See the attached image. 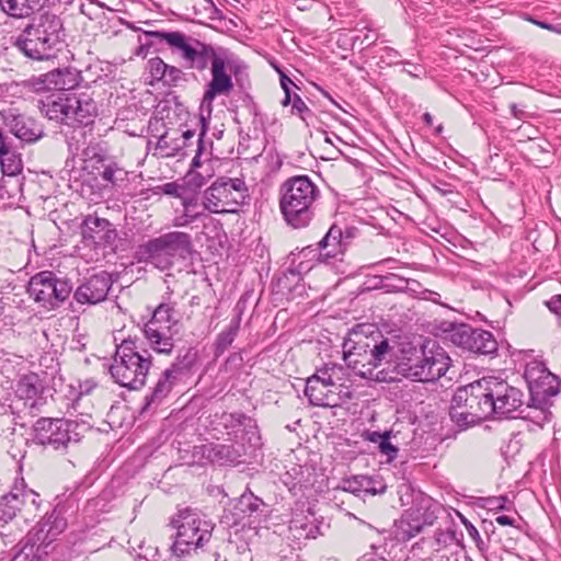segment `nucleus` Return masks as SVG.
<instances>
[{"label":"nucleus","instance_id":"f257e3e1","mask_svg":"<svg viewBox=\"0 0 561 561\" xmlns=\"http://www.w3.org/2000/svg\"><path fill=\"white\" fill-rule=\"evenodd\" d=\"M146 36L153 38L150 43L140 44L137 56H146L154 43H165L173 54L180 56L185 68L204 72L210 70V80L205 84L201 110L213 111V103L218 96H229L234 83L231 76V58L222 47H215L188 36L182 32L145 31Z\"/></svg>","mask_w":561,"mask_h":561},{"label":"nucleus","instance_id":"f03ea898","mask_svg":"<svg viewBox=\"0 0 561 561\" xmlns=\"http://www.w3.org/2000/svg\"><path fill=\"white\" fill-rule=\"evenodd\" d=\"M451 365L447 352L435 341H425L421 345L411 342L396 346L394 376L417 382H436Z\"/></svg>","mask_w":561,"mask_h":561},{"label":"nucleus","instance_id":"7ed1b4c3","mask_svg":"<svg viewBox=\"0 0 561 561\" xmlns=\"http://www.w3.org/2000/svg\"><path fill=\"white\" fill-rule=\"evenodd\" d=\"M397 342L378 334V339L358 341L344 354V360L354 375L377 382H394Z\"/></svg>","mask_w":561,"mask_h":561},{"label":"nucleus","instance_id":"20e7f679","mask_svg":"<svg viewBox=\"0 0 561 561\" xmlns=\"http://www.w3.org/2000/svg\"><path fill=\"white\" fill-rule=\"evenodd\" d=\"M279 209L284 220L294 229L308 227L316 217L319 187L307 175L287 179L279 188Z\"/></svg>","mask_w":561,"mask_h":561},{"label":"nucleus","instance_id":"39448f33","mask_svg":"<svg viewBox=\"0 0 561 561\" xmlns=\"http://www.w3.org/2000/svg\"><path fill=\"white\" fill-rule=\"evenodd\" d=\"M151 365V355L148 351L139 352L136 341L126 339L116 346L110 373L122 387L138 390L146 385Z\"/></svg>","mask_w":561,"mask_h":561},{"label":"nucleus","instance_id":"423d86ee","mask_svg":"<svg viewBox=\"0 0 561 561\" xmlns=\"http://www.w3.org/2000/svg\"><path fill=\"white\" fill-rule=\"evenodd\" d=\"M483 404L486 405L488 419H515L524 407L526 394L507 381L494 376L474 381Z\"/></svg>","mask_w":561,"mask_h":561},{"label":"nucleus","instance_id":"0eeeda50","mask_svg":"<svg viewBox=\"0 0 561 561\" xmlns=\"http://www.w3.org/2000/svg\"><path fill=\"white\" fill-rule=\"evenodd\" d=\"M191 248L192 239L188 233L171 231L139 244L135 252V259L139 263L167 271L174 265L178 257L185 259L191 252Z\"/></svg>","mask_w":561,"mask_h":561},{"label":"nucleus","instance_id":"6e6552de","mask_svg":"<svg viewBox=\"0 0 561 561\" xmlns=\"http://www.w3.org/2000/svg\"><path fill=\"white\" fill-rule=\"evenodd\" d=\"M176 535L172 545L175 556L188 554L204 547L211 538L214 524L191 508L179 512L178 518L172 519Z\"/></svg>","mask_w":561,"mask_h":561},{"label":"nucleus","instance_id":"1a4fd4ad","mask_svg":"<svg viewBox=\"0 0 561 561\" xmlns=\"http://www.w3.org/2000/svg\"><path fill=\"white\" fill-rule=\"evenodd\" d=\"M173 290L162 296V301L156 307L151 319L144 327V334L151 348L159 354H170L174 347L171 328L179 322L176 302L171 300Z\"/></svg>","mask_w":561,"mask_h":561},{"label":"nucleus","instance_id":"9d476101","mask_svg":"<svg viewBox=\"0 0 561 561\" xmlns=\"http://www.w3.org/2000/svg\"><path fill=\"white\" fill-rule=\"evenodd\" d=\"M88 430L73 420L41 417L33 425V442L56 451H65L69 444L78 443Z\"/></svg>","mask_w":561,"mask_h":561},{"label":"nucleus","instance_id":"9b49d317","mask_svg":"<svg viewBox=\"0 0 561 561\" xmlns=\"http://www.w3.org/2000/svg\"><path fill=\"white\" fill-rule=\"evenodd\" d=\"M248 197L242 179L221 176L203 192V209L210 214L236 213Z\"/></svg>","mask_w":561,"mask_h":561},{"label":"nucleus","instance_id":"f8f14e48","mask_svg":"<svg viewBox=\"0 0 561 561\" xmlns=\"http://www.w3.org/2000/svg\"><path fill=\"white\" fill-rule=\"evenodd\" d=\"M73 291L67 277H59L51 271H42L33 275L27 284V294L46 310H56L69 301Z\"/></svg>","mask_w":561,"mask_h":561},{"label":"nucleus","instance_id":"ddd939ff","mask_svg":"<svg viewBox=\"0 0 561 561\" xmlns=\"http://www.w3.org/2000/svg\"><path fill=\"white\" fill-rule=\"evenodd\" d=\"M443 325L445 339L462 351L485 356L497 353V341L490 331L468 323L445 322Z\"/></svg>","mask_w":561,"mask_h":561},{"label":"nucleus","instance_id":"4468645a","mask_svg":"<svg viewBox=\"0 0 561 561\" xmlns=\"http://www.w3.org/2000/svg\"><path fill=\"white\" fill-rule=\"evenodd\" d=\"M486 405L474 381L459 387L453 396L449 415L451 421L462 430L488 419Z\"/></svg>","mask_w":561,"mask_h":561},{"label":"nucleus","instance_id":"2eb2a0df","mask_svg":"<svg viewBox=\"0 0 561 561\" xmlns=\"http://www.w3.org/2000/svg\"><path fill=\"white\" fill-rule=\"evenodd\" d=\"M81 241L93 249H114L117 231L105 218L88 215L80 225Z\"/></svg>","mask_w":561,"mask_h":561},{"label":"nucleus","instance_id":"dca6fc26","mask_svg":"<svg viewBox=\"0 0 561 561\" xmlns=\"http://www.w3.org/2000/svg\"><path fill=\"white\" fill-rule=\"evenodd\" d=\"M112 285L111 275L106 272H100L85 278L72 291V298L79 305H98L107 298Z\"/></svg>","mask_w":561,"mask_h":561},{"label":"nucleus","instance_id":"f3484780","mask_svg":"<svg viewBox=\"0 0 561 561\" xmlns=\"http://www.w3.org/2000/svg\"><path fill=\"white\" fill-rule=\"evenodd\" d=\"M67 144L72 154L81 153L85 162H95V164L91 167L96 170V172L104 167V160L114 159L107 154L106 150H104L99 142L88 144L87 131L82 127L71 131V135L67 138Z\"/></svg>","mask_w":561,"mask_h":561},{"label":"nucleus","instance_id":"a211bd4d","mask_svg":"<svg viewBox=\"0 0 561 561\" xmlns=\"http://www.w3.org/2000/svg\"><path fill=\"white\" fill-rule=\"evenodd\" d=\"M195 131L191 129H169L164 131L157 142V148L161 150L165 157L187 156L188 151L193 152Z\"/></svg>","mask_w":561,"mask_h":561},{"label":"nucleus","instance_id":"6ab92c4d","mask_svg":"<svg viewBox=\"0 0 561 561\" xmlns=\"http://www.w3.org/2000/svg\"><path fill=\"white\" fill-rule=\"evenodd\" d=\"M45 390V382L38 374L30 373L22 376L18 383L15 393L25 401L30 412L35 415L39 412L41 408L45 404L43 392Z\"/></svg>","mask_w":561,"mask_h":561},{"label":"nucleus","instance_id":"aec40b11","mask_svg":"<svg viewBox=\"0 0 561 561\" xmlns=\"http://www.w3.org/2000/svg\"><path fill=\"white\" fill-rule=\"evenodd\" d=\"M267 505L251 491H245L232 503L234 523L251 525L266 514Z\"/></svg>","mask_w":561,"mask_h":561},{"label":"nucleus","instance_id":"412c9836","mask_svg":"<svg viewBox=\"0 0 561 561\" xmlns=\"http://www.w3.org/2000/svg\"><path fill=\"white\" fill-rule=\"evenodd\" d=\"M69 124L78 123L89 126L98 116V105L87 92H68Z\"/></svg>","mask_w":561,"mask_h":561},{"label":"nucleus","instance_id":"4be33fe9","mask_svg":"<svg viewBox=\"0 0 561 561\" xmlns=\"http://www.w3.org/2000/svg\"><path fill=\"white\" fill-rule=\"evenodd\" d=\"M27 26L33 31V33H31L32 36L36 35L41 37L46 47H50L53 50L62 41V21L56 14L48 12L43 13Z\"/></svg>","mask_w":561,"mask_h":561},{"label":"nucleus","instance_id":"5701e85b","mask_svg":"<svg viewBox=\"0 0 561 561\" xmlns=\"http://www.w3.org/2000/svg\"><path fill=\"white\" fill-rule=\"evenodd\" d=\"M342 229L337 225H332L324 237L317 243L316 249L311 247L304 248L301 253L307 256L309 253L316 252L318 260L328 262L330 259H336L344 254L347 250L343 243Z\"/></svg>","mask_w":561,"mask_h":561},{"label":"nucleus","instance_id":"b1692460","mask_svg":"<svg viewBox=\"0 0 561 561\" xmlns=\"http://www.w3.org/2000/svg\"><path fill=\"white\" fill-rule=\"evenodd\" d=\"M10 131L21 141L34 144L44 136L43 126L34 118L19 114L7 123Z\"/></svg>","mask_w":561,"mask_h":561},{"label":"nucleus","instance_id":"393cba45","mask_svg":"<svg viewBox=\"0 0 561 561\" xmlns=\"http://www.w3.org/2000/svg\"><path fill=\"white\" fill-rule=\"evenodd\" d=\"M32 30L26 26L21 35L15 39V47L26 57L34 60H44L53 56V49L46 47L41 37L32 36Z\"/></svg>","mask_w":561,"mask_h":561},{"label":"nucleus","instance_id":"a878e982","mask_svg":"<svg viewBox=\"0 0 561 561\" xmlns=\"http://www.w3.org/2000/svg\"><path fill=\"white\" fill-rule=\"evenodd\" d=\"M305 396L309 403L314 407H335L337 401L335 392L328 388L324 381L319 379V375H312L306 381Z\"/></svg>","mask_w":561,"mask_h":561},{"label":"nucleus","instance_id":"bb28decb","mask_svg":"<svg viewBox=\"0 0 561 561\" xmlns=\"http://www.w3.org/2000/svg\"><path fill=\"white\" fill-rule=\"evenodd\" d=\"M43 115L48 119L69 124L68 92H58L39 101L38 105Z\"/></svg>","mask_w":561,"mask_h":561},{"label":"nucleus","instance_id":"cd10ccee","mask_svg":"<svg viewBox=\"0 0 561 561\" xmlns=\"http://www.w3.org/2000/svg\"><path fill=\"white\" fill-rule=\"evenodd\" d=\"M68 2V0H0V9L8 16L14 19L28 18L35 11L42 9L46 3Z\"/></svg>","mask_w":561,"mask_h":561},{"label":"nucleus","instance_id":"c85d7f7f","mask_svg":"<svg viewBox=\"0 0 561 561\" xmlns=\"http://www.w3.org/2000/svg\"><path fill=\"white\" fill-rule=\"evenodd\" d=\"M176 380L170 376V373L163 371L153 388L145 397L140 413L145 414L157 409L168 398Z\"/></svg>","mask_w":561,"mask_h":561},{"label":"nucleus","instance_id":"c756f323","mask_svg":"<svg viewBox=\"0 0 561 561\" xmlns=\"http://www.w3.org/2000/svg\"><path fill=\"white\" fill-rule=\"evenodd\" d=\"M243 454V448L226 444H211L204 450L205 457L218 466H236L241 462Z\"/></svg>","mask_w":561,"mask_h":561},{"label":"nucleus","instance_id":"7c9ffc66","mask_svg":"<svg viewBox=\"0 0 561 561\" xmlns=\"http://www.w3.org/2000/svg\"><path fill=\"white\" fill-rule=\"evenodd\" d=\"M221 423L227 430L236 431L242 428L251 445H256L260 439L255 421L243 412L224 413Z\"/></svg>","mask_w":561,"mask_h":561},{"label":"nucleus","instance_id":"2f4dec72","mask_svg":"<svg viewBox=\"0 0 561 561\" xmlns=\"http://www.w3.org/2000/svg\"><path fill=\"white\" fill-rule=\"evenodd\" d=\"M104 161V167L96 172L104 182V186L116 191L125 188L129 183V172L115 159Z\"/></svg>","mask_w":561,"mask_h":561},{"label":"nucleus","instance_id":"473e14b6","mask_svg":"<svg viewBox=\"0 0 561 561\" xmlns=\"http://www.w3.org/2000/svg\"><path fill=\"white\" fill-rule=\"evenodd\" d=\"M13 485L20 502V513H24L26 519L36 517L43 504L41 495L28 489L23 480L15 482Z\"/></svg>","mask_w":561,"mask_h":561},{"label":"nucleus","instance_id":"72a5a7b5","mask_svg":"<svg viewBox=\"0 0 561 561\" xmlns=\"http://www.w3.org/2000/svg\"><path fill=\"white\" fill-rule=\"evenodd\" d=\"M551 401L537 402L534 397L529 396V401H524V407L517 414V417L529 420L536 425L542 426L551 420L550 411Z\"/></svg>","mask_w":561,"mask_h":561},{"label":"nucleus","instance_id":"f704fd0d","mask_svg":"<svg viewBox=\"0 0 561 561\" xmlns=\"http://www.w3.org/2000/svg\"><path fill=\"white\" fill-rule=\"evenodd\" d=\"M79 79V73L70 68H58L46 73L48 88L59 92L73 90L78 85Z\"/></svg>","mask_w":561,"mask_h":561},{"label":"nucleus","instance_id":"c9c22d12","mask_svg":"<svg viewBox=\"0 0 561 561\" xmlns=\"http://www.w3.org/2000/svg\"><path fill=\"white\" fill-rule=\"evenodd\" d=\"M20 502L14 490V485H12L11 490L0 496V536L1 537H11L12 534H5V526L12 522L18 513H20Z\"/></svg>","mask_w":561,"mask_h":561},{"label":"nucleus","instance_id":"e433bc0d","mask_svg":"<svg viewBox=\"0 0 561 561\" xmlns=\"http://www.w3.org/2000/svg\"><path fill=\"white\" fill-rule=\"evenodd\" d=\"M529 396L534 397L537 402L551 401V398L560 391V380L552 373L546 374L528 387Z\"/></svg>","mask_w":561,"mask_h":561},{"label":"nucleus","instance_id":"4c0bfd02","mask_svg":"<svg viewBox=\"0 0 561 561\" xmlns=\"http://www.w3.org/2000/svg\"><path fill=\"white\" fill-rule=\"evenodd\" d=\"M288 528L291 536L297 540L316 538L319 535V526L316 524V519L304 514L294 516Z\"/></svg>","mask_w":561,"mask_h":561},{"label":"nucleus","instance_id":"58836bf2","mask_svg":"<svg viewBox=\"0 0 561 561\" xmlns=\"http://www.w3.org/2000/svg\"><path fill=\"white\" fill-rule=\"evenodd\" d=\"M423 528L414 513L408 510L396 523L394 537L398 541L405 542L417 536Z\"/></svg>","mask_w":561,"mask_h":561},{"label":"nucleus","instance_id":"ea45409f","mask_svg":"<svg viewBox=\"0 0 561 561\" xmlns=\"http://www.w3.org/2000/svg\"><path fill=\"white\" fill-rule=\"evenodd\" d=\"M241 324V312L236 314L231 320L228 327L221 331L214 343V354L216 357L221 356L229 346L236 340Z\"/></svg>","mask_w":561,"mask_h":561},{"label":"nucleus","instance_id":"a19ab883","mask_svg":"<svg viewBox=\"0 0 561 561\" xmlns=\"http://www.w3.org/2000/svg\"><path fill=\"white\" fill-rule=\"evenodd\" d=\"M439 510V505L430 496L420 495V502L415 508H410L411 513H414V517L419 519L421 525L431 526L437 518L436 511Z\"/></svg>","mask_w":561,"mask_h":561},{"label":"nucleus","instance_id":"79ce46f5","mask_svg":"<svg viewBox=\"0 0 561 561\" xmlns=\"http://www.w3.org/2000/svg\"><path fill=\"white\" fill-rule=\"evenodd\" d=\"M205 134H206V130H205V127H203L202 131L199 133L198 138L196 140V149L192 150L195 152V156L191 163V170L186 175L187 183L194 187H201L205 184V176L195 171V169L202 167L201 157L206 149L204 140H203V137L205 136Z\"/></svg>","mask_w":561,"mask_h":561},{"label":"nucleus","instance_id":"37998d69","mask_svg":"<svg viewBox=\"0 0 561 561\" xmlns=\"http://www.w3.org/2000/svg\"><path fill=\"white\" fill-rule=\"evenodd\" d=\"M67 527V520L61 515V512L55 507L50 514H46L44 520L41 524V533L46 531L43 540H54V538L60 535Z\"/></svg>","mask_w":561,"mask_h":561},{"label":"nucleus","instance_id":"c03bdc74","mask_svg":"<svg viewBox=\"0 0 561 561\" xmlns=\"http://www.w3.org/2000/svg\"><path fill=\"white\" fill-rule=\"evenodd\" d=\"M197 360V352L188 348L184 354H180L175 360L164 371L176 381L184 375L188 374Z\"/></svg>","mask_w":561,"mask_h":561},{"label":"nucleus","instance_id":"a18cd8bd","mask_svg":"<svg viewBox=\"0 0 561 561\" xmlns=\"http://www.w3.org/2000/svg\"><path fill=\"white\" fill-rule=\"evenodd\" d=\"M0 164L2 172L7 175H16L22 170V160L12 148L5 153H0Z\"/></svg>","mask_w":561,"mask_h":561},{"label":"nucleus","instance_id":"49530a36","mask_svg":"<svg viewBox=\"0 0 561 561\" xmlns=\"http://www.w3.org/2000/svg\"><path fill=\"white\" fill-rule=\"evenodd\" d=\"M49 543L46 545H25L13 558L12 561H41L43 554H47V548Z\"/></svg>","mask_w":561,"mask_h":561},{"label":"nucleus","instance_id":"de8ad7c7","mask_svg":"<svg viewBox=\"0 0 561 561\" xmlns=\"http://www.w3.org/2000/svg\"><path fill=\"white\" fill-rule=\"evenodd\" d=\"M369 488V476H354L342 480V490L355 495L365 494V489Z\"/></svg>","mask_w":561,"mask_h":561},{"label":"nucleus","instance_id":"09e8293b","mask_svg":"<svg viewBox=\"0 0 561 561\" xmlns=\"http://www.w3.org/2000/svg\"><path fill=\"white\" fill-rule=\"evenodd\" d=\"M550 371L542 362L530 360L525 366L524 378L527 381L528 387L539 379L543 378L546 374Z\"/></svg>","mask_w":561,"mask_h":561},{"label":"nucleus","instance_id":"8fccbe9b","mask_svg":"<svg viewBox=\"0 0 561 561\" xmlns=\"http://www.w3.org/2000/svg\"><path fill=\"white\" fill-rule=\"evenodd\" d=\"M195 14H204L210 20L221 18V11L216 7L213 0H196L194 4Z\"/></svg>","mask_w":561,"mask_h":561},{"label":"nucleus","instance_id":"3c124183","mask_svg":"<svg viewBox=\"0 0 561 561\" xmlns=\"http://www.w3.org/2000/svg\"><path fill=\"white\" fill-rule=\"evenodd\" d=\"M148 70L153 81L163 82L168 70V64H165L160 57H154L149 59Z\"/></svg>","mask_w":561,"mask_h":561},{"label":"nucleus","instance_id":"603ef678","mask_svg":"<svg viewBox=\"0 0 561 561\" xmlns=\"http://www.w3.org/2000/svg\"><path fill=\"white\" fill-rule=\"evenodd\" d=\"M184 82H186V76L183 70L175 66L168 65L163 84L167 87H178Z\"/></svg>","mask_w":561,"mask_h":561},{"label":"nucleus","instance_id":"864d4df0","mask_svg":"<svg viewBox=\"0 0 561 561\" xmlns=\"http://www.w3.org/2000/svg\"><path fill=\"white\" fill-rule=\"evenodd\" d=\"M462 524L465 525V528L467 530L468 536L473 540L476 547L480 552H485L489 549L488 543L482 539L479 530L476 528V526L470 523L467 518L461 516Z\"/></svg>","mask_w":561,"mask_h":561},{"label":"nucleus","instance_id":"5fc2aeb1","mask_svg":"<svg viewBox=\"0 0 561 561\" xmlns=\"http://www.w3.org/2000/svg\"><path fill=\"white\" fill-rule=\"evenodd\" d=\"M291 113L297 114L301 117L302 121H307V116L312 115V111L307 106L304 100L298 95L294 94L291 98Z\"/></svg>","mask_w":561,"mask_h":561},{"label":"nucleus","instance_id":"6e6d98bb","mask_svg":"<svg viewBox=\"0 0 561 561\" xmlns=\"http://www.w3.org/2000/svg\"><path fill=\"white\" fill-rule=\"evenodd\" d=\"M390 438L391 436H386L382 440H380V445L378 446L379 451L387 456L388 462L394 460L399 453V448L390 442Z\"/></svg>","mask_w":561,"mask_h":561},{"label":"nucleus","instance_id":"4d7b16f0","mask_svg":"<svg viewBox=\"0 0 561 561\" xmlns=\"http://www.w3.org/2000/svg\"><path fill=\"white\" fill-rule=\"evenodd\" d=\"M182 206L187 213L201 214V217L204 216L203 201L199 203L196 196L182 197Z\"/></svg>","mask_w":561,"mask_h":561},{"label":"nucleus","instance_id":"13d9d810","mask_svg":"<svg viewBox=\"0 0 561 561\" xmlns=\"http://www.w3.org/2000/svg\"><path fill=\"white\" fill-rule=\"evenodd\" d=\"M27 85L31 87L35 92L49 91L48 81L46 80V73L39 77H33L27 80Z\"/></svg>","mask_w":561,"mask_h":561},{"label":"nucleus","instance_id":"bf43d9fd","mask_svg":"<svg viewBox=\"0 0 561 561\" xmlns=\"http://www.w3.org/2000/svg\"><path fill=\"white\" fill-rule=\"evenodd\" d=\"M290 85H295L290 78L285 73H280V87L285 92V98L280 101L283 106H287L291 102Z\"/></svg>","mask_w":561,"mask_h":561},{"label":"nucleus","instance_id":"052dcab7","mask_svg":"<svg viewBox=\"0 0 561 561\" xmlns=\"http://www.w3.org/2000/svg\"><path fill=\"white\" fill-rule=\"evenodd\" d=\"M387 485L382 480L369 477V488L365 489V494L376 495L386 492Z\"/></svg>","mask_w":561,"mask_h":561},{"label":"nucleus","instance_id":"680f3d73","mask_svg":"<svg viewBox=\"0 0 561 561\" xmlns=\"http://www.w3.org/2000/svg\"><path fill=\"white\" fill-rule=\"evenodd\" d=\"M199 217H201V214H192V213H187L186 210L183 209V214L181 216H178L174 219V226H176V227L188 226L190 224L196 221Z\"/></svg>","mask_w":561,"mask_h":561},{"label":"nucleus","instance_id":"e2e57ef3","mask_svg":"<svg viewBox=\"0 0 561 561\" xmlns=\"http://www.w3.org/2000/svg\"><path fill=\"white\" fill-rule=\"evenodd\" d=\"M391 431H385L383 433L377 432V431H367L363 434V437L365 440H368L374 444L380 445V440H382L386 436H391Z\"/></svg>","mask_w":561,"mask_h":561},{"label":"nucleus","instance_id":"0e129e2a","mask_svg":"<svg viewBox=\"0 0 561 561\" xmlns=\"http://www.w3.org/2000/svg\"><path fill=\"white\" fill-rule=\"evenodd\" d=\"M508 502L507 496L489 497L486 505L490 510H506V503Z\"/></svg>","mask_w":561,"mask_h":561},{"label":"nucleus","instance_id":"69168bd1","mask_svg":"<svg viewBox=\"0 0 561 561\" xmlns=\"http://www.w3.org/2000/svg\"><path fill=\"white\" fill-rule=\"evenodd\" d=\"M243 363V357L241 353H232L226 359L225 366L228 369L229 367H240Z\"/></svg>","mask_w":561,"mask_h":561},{"label":"nucleus","instance_id":"338daca9","mask_svg":"<svg viewBox=\"0 0 561 561\" xmlns=\"http://www.w3.org/2000/svg\"><path fill=\"white\" fill-rule=\"evenodd\" d=\"M356 233H357V229L355 227H346L345 230H342V234H343L342 240H343V243L346 247V249L351 244L352 240L356 237Z\"/></svg>","mask_w":561,"mask_h":561},{"label":"nucleus","instance_id":"774afa93","mask_svg":"<svg viewBox=\"0 0 561 561\" xmlns=\"http://www.w3.org/2000/svg\"><path fill=\"white\" fill-rule=\"evenodd\" d=\"M547 305L552 312L561 314V295L552 297Z\"/></svg>","mask_w":561,"mask_h":561}]
</instances>
